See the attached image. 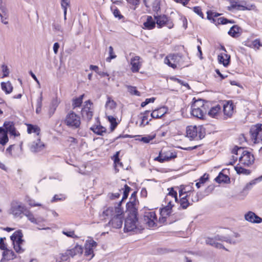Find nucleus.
<instances>
[{
    "label": "nucleus",
    "mask_w": 262,
    "mask_h": 262,
    "mask_svg": "<svg viewBox=\"0 0 262 262\" xmlns=\"http://www.w3.org/2000/svg\"><path fill=\"white\" fill-rule=\"evenodd\" d=\"M9 213L12 214L14 217L21 218V214L25 215L31 223L38 225L44 222L45 219L42 217L35 218L32 212L27 209L23 204L18 201L13 200L11 203Z\"/></svg>",
    "instance_id": "1"
},
{
    "label": "nucleus",
    "mask_w": 262,
    "mask_h": 262,
    "mask_svg": "<svg viewBox=\"0 0 262 262\" xmlns=\"http://www.w3.org/2000/svg\"><path fill=\"white\" fill-rule=\"evenodd\" d=\"M131 199H133V201L127 204L129 213L124 223L125 232L132 231L137 228L139 229L142 228V226H139V223L137 218V209L135 207L136 199L135 198H132Z\"/></svg>",
    "instance_id": "2"
},
{
    "label": "nucleus",
    "mask_w": 262,
    "mask_h": 262,
    "mask_svg": "<svg viewBox=\"0 0 262 262\" xmlns=\"http://www.w3.org/2000/svg\"><path fill=\"white\" fill-rule=\"evenodd\" d=\"M232 153L238 155L239 162L243 165L249 166L254 162V156L250 152L245 150L243 147H235L232 150Z\"/></svg>",
    "instance_id": "3"
},
{
    "label": "nucleus",
    "mask_w": 262,
    "mask_h": 262,
    "mask_svg": "<svg viewBox=\"0 0 262 262\" xmlns=\"http://www.w3.org/2000/svg\"><path fill=\"white\" fill-rule=\"evenodd\" d=\"M205 136V131L201 126L190 125L186 128V136L190 140H199L203 139Z\"/></svg>",
    "instance_id": "4"
},
{
    "label": "nucleus",
    "mask_w": 262,
    "mask_h": 262,
    "mask_svg": "<svg viewBox=\"0 0 262 262\" xmlns=\"http://www.w3.org/2000/svg\"><path fill=\"white\" fill-rule=\"evenodd\" d=\"M206 112L205 106L201 100L195 101L191 106V114L194 117L203 119Z\"/></svg>",
    "instance_id": "5"
},
{
    "label": "nucleus",
    "mask_w": 262,
    "mask_h": 262,
    "mask_svg": "<svg viewBox=\"0 0 262 262\" xmlns=\"http://www.w3.org/2000/svg\"><path fill=\"white\" fill-rule=\"evenodd\" d=\"M23 234L20 230L15 231L10 237L13 242L15 251L18 253H21L25 251L23 247L24 240L22 239Z\"/></svg>",
    "instance_id": "6"
},
{
    "label": "nucleus",
    "mask_w": 262,
    "mask_h": 262,
    "mask_svg": "<svg viewBox=\"0 0 262 262\" xmlns=\"http://www.w3.org/2000/svg\"><path fill=\"white\" fill-rule=\"evenodd\" d=\"M64 122L69 127L78 128L81 124L80 117L74 112L71 111L66 115Z\"/></svg>",
    "instance_id": "7"
},
{
    "label": "nucleus",
    "mask_w": 262,
    "mask_h": 262,
    "mask_svg": "<svg viewBox=\"0 0 262 262\" xmlns=\"http://www.w3.org/2000/svg\"><path fill=\"white\" fill-rule=\"evenodd\" d=\"M117 213L112 218L108 224L112 227L116 229L120 228L123 224V211L121 208L116 209Z\"/></svg>",
    "instance_id": "8"
},
{
    "label": "nucleus",
    "mask_w": 262,
    "mask_h": 262,
    "mask_svg": "<svg viewBox=\"0 0 262 262\" xmlns=\"http://www.w3.org/2000/svg\"><path fill=\"white\" fill-rule=\"evenodd\" d=\"M207 18L209 20H212L213 22L217 24H227V23L233 24L234 21L232 20L228 19L224 17H220L217 19H215L214 17H217L221 15V14L213 12L212 11H208L207 12Z\"/></svg>",
    "instance_id": "9"
},
{
    "label": "nucleus",
    "mask_w": 262,
    "mask_h": 262,
    "mask_svg": "<svg viewBox=\"0 0 262 262\" xmlns=\"http://www.w3.org/2000/svg\"><path fill=\"white\" fill-rule=\"evenodd\" d=\"M97 246V243L92 238L86 241L84 245V255L90 256L89 260L91 259L95 255L94 249Z\"/></svg>",
    "instance_id": "10"
},
{
    "label": "nucleus",
    "mask_w": 262,
    "mask_h": 262,
    "mask_svg": "<svg viewBox=\"0 0 262 262\" xmlns=\"http://www.w3.org/2000/svg\"><path fill=\"white\" fill-rule=\"evenodd\" d=\"M142 220L143 223L148 227H154L156 225V221L157 220L156 213L154 211L146 212Z\"/></svg>",
    "instance_id": "11"
},
{
    "label": "nucleus",
    "mask_w": 262,
    "mask_h": 262,
    "mask_svg": "<svg viewBox=\"0 0 262 262\" xmlns=\"http://www.w3.org/2000/svg\"><path fill=\"white\" fill-rule=\"evenodd\" d=\"M156 23L159 28H161L164 26L171 29L173 27L172 21L169 19L166 15H154Z\"/></svg>",
    "instance_id": "12"
},
{
    "label": "nucleus",
    "mask_w": 262,
    "mask_h": 262,
    "mask_svg": "<svg viewBox=\"0 0 262 262\" xmlns=\"http://www.w3.org/2000/svg\"><path fill=\"white\" fill-rule=\"evenodd\" d=\"M182 56L179 54H170L165 59V63L173 69L177 68V65L180 63Z\"/></svg>",
    "instance_id": "13"
},
{
    "label": "nucleus",
    "mask_w": 262,
    "mask_h": 262,
    "mask_svg": "<svg viewBox=\"0 0 262 262\" xmlns=\"http://www.w3.org/2000/svg\"><path fill=\"white\" fill-rule=\"evenodd\" d=\"M177 155L175 153H173L170 151L167 152L161 151L159 156L155 159V160L159 161L161 163L165 161H169L172 159L176 158Z\"/></svg>",
    "instance_id": "14"
},
{
    "label": "nucleus",
    "mask_w": 262,
    "mask_h": 262,
    "mask_svg": "<svg viewBox=\"0 0 262 262\" xmlns=\"http://www.w3.org/2000/svg\"><path fill=\"white\" fill-rule=\"evenodd\" d=\"M85 104L81 110V115L84 119L89 121L92 119L93 113L92 108L88 105H91L92 103L90 100L85 101Z\"/></svg>",
    "instance_id": "15"
},
{
    "label": "nucleus",
    "mask_w": 262,
    "mask_h": 262,
    "mask_svg": "<svg viewBox=\"0 0 262 262\" xmlns=\"http://www.w3.org/2000/svg\"><path fill=\"white\" fill-rule=\"evenodd\" d=\"M244 219L246 221L253 224H259L262 222V218L251 211L245 214Z\"/></svg>",
    "instance_id": "16"
},
{
    "label": "nucleus",
    "mask_w": 262,
    "mask_h": 262,
    "mask_svg": "<svg viewBox=\"0 0 262 262\" xmlns=\"http://www.w3.org/2000/svg\"><path fill=\"white\" fill-rule=\"evenodd\" d=\"M117 208H121L119 205L115 207H105L103 208L102 212L100 214V216L102 218V219H105L107 217L114 216L115 214L117 213L116 209Z\"/></svg>",
    "instance_id": "17"
},
{
    "label": "nucleus",
    "mask_w": 262,
    "mask_h": 262,
    "mask_svg": "<svg viewBox=\"0 0 262 262\" xmlns=\"http://www.w3.org/2000/svg\"><path fill=\"white\" fill-rule=\"evenodd\" d=\"M224 115L228 117L232 116L234 113V105L232 101H225L223 103Z\"/></svg>",
    "instance_id": "18"
},
{
    "label": "nucleus",
    "mask_w": 262,
    "mask_h": 262,
    "mask_svg": "<svg viewBox=\"0 0 262 262\" xmlns=\"http://www.w3.org/2000/svg\"><path fill=\"white\" fill-rule=\"evenodd\" d=\"M230 6L227 7V10L229 11L233 10H245L247 9L246 7L241 4L239 0H229Z\"/></svg>",
    "instance_id": "19"
},
{
    "label": "nucleus",
    "mask_w": 262,
    "mask_h": 262,
    "mask_svg": "<svg viewBox=\"0 0 262 262\" xmlns=\"http://www.w3.org/2000/svg\"><path fill=\"white\" fill-rule=\"evenodd\" d=\"M240 236V234L238 233H234L233 234L229 237L225 236L222 237V238H220V239L229 243L230 244L235 245L242 241Z\"/></svg>",
    "instance_id": "20"
},
{
    "label": "nucleus",
    "mask_w": 262,
    "mask_h": 262,
    "mask_svg": "<svg viewBox=\"0 0 262 262\" xmlns=\"http://www.w3.org/2000/svg\"><path fill=\"white\" fill-rule=\"evenodd\" d=\"M45 148V144L40 141V138L38 137L36 141H33L30 146V150L33 152L42 151Z\"/></svg>",
    "instance_id": "21"
},
{
    "label": "nucleus",
    "mask_w": 262,
    "mask_h": 262,
    "mask_svg": "<svg viewBox=\"0 0 262 262\" xmlns=\"http://www.w3.org/2000/svg\"><path fill=\"white\" fill-rule=\"evenodd\" d=\"M222 237L223 236H216L214 239L208 238L206 241V244L213 246L216 248L223 249L226 251H228V250L222 244L217 242V241H222V240L220 239V238H222Z\"/></svg>",
    "instance_id": "22"
},
{
    "label": "nucleus",
    "mask_w": 262,
    "mask_h": 262,
    "mask_svg": "<svg viewBox=\"0 0 262 262\" xmlns=\"http://www.w3.org/2000/svg\"><path fill=\"white\" fill-rule=\"evenodd\" d=\"M21 146H16L15 145H11L7 149V152H9V155L13 157H19L21 154Z\"/></svg>",
    "instance_id": "23"
},
{
    "label": "nucleus",
    "mask_w": 262,
    "mask_h": 262,
    "mask_svg": "<svg viewBox=\"0 0 262 262\" xmlns=\"http://www.w3.org/2000/svg\"><path fill=\"white\" fill-rule=\"evenodd\" d=\"M4 126L6 129L5 132L7 133H9L11 135L14 136V137L19 135V133L16 132L13 122L6 121L4 124Z\"/></svg>",
    "instance_id": "24"
},
{
    "label": "nucleus",
    "mask_w": 262,
    "mask_h": 262,
    "mask_svg": "<svg viewBox=\"0 0 262 262\" xmlns=\"http://www.w3.org/2000/svg\"><path fill=\"white\" fill-rule=\"evenodd\" d=\"M140 57L138 56H135L131 59V70L133 72H138L139 71L141 67V63L140 61Z\"/></svg>",
    "instance_id": "25"
},
{
    "label": "nucleus",
    "mask_w": 262,
    "mask_h": 262,
    "mask_svg": "<svg viewBox=\"0 0 262 262\" xmlns=\"http://www.w3.org/2000/svg\"><path fill=\"white\" fill-rule=\"evenodd\" d=\"M15 258L16 255L14 252L12 250L7 249L3 252V258L1 259V262L13 260Z\"/></svg>",
    "instance_id": "26"
},
{
    "label": "nucleus",
    "mask_w": 262,
    "mask_h": 262,
    "mask_svg": "<svg viewBox=\"0 0 262 262\" xmlns=\"http://www.w3.org/2000/svg\"><path fill=\"white\" fill-rule=\"evenodd\" d=\"M167 108L165 107H160L152 111L150 116L152 118H160L163 116L167 112Z\"/></svg>",
    "instance_id": "27"
},
{
    "label": "nucleus",
    "mask_w": 262,
    "mask_h": 262,
    "mask_svg": "<svg viewBox=\"0 0 262 262\" xmlns=\"http://www.w3.org/2000/svg\"><path fill=\"white\" fill-rule=\"evenodd\" d=\"M217 59L220 63H222L224 67H227L230 63V56L226 53H222L218 55Z\"/></svg>",
    "instance_id": "28"
},
{
    "label": "nucleus",
    "mask_w": 262,
    "mask_h": 262,
    "mask_svg": "<svg viewBox=\"0 0 262 262\" xmlns=\"http://www.w3.org/2000/svg\"><path fill=\"white\" fill-rule=\"evenodd\" d=\"M261 130V124H257L255 125L252 126L251 127L250 133L252 138L256 140L257 138L258 137V135L259 132H260Z\"/></svg>",
    "instance_id": "29"
},
{
    "label": "nucleus",
    "mask_w": 262,
    "mask_h": 262,
    "mask_svg": "<svg viewBox=\"0 0 262 262\" xmlns=\"http://www.w3.org/2000/svg\"><path fill=\"white\" fill-rule=\"evenodd\" d=\"M255 184V180L252 181L250 183L247 184V185L244 188L243 191L238 195V197L239 199H240V200L244 199L248 193L247 191L248 190H250L252 188V186Z\"/></svg>",
    "instance_id": "30"
},
{
    "label": "nucleus",
    "mask_w": 262,
    "mask_h": 262,
    "mask_svg": "<svg viewBox=\"0 0 262 262\" xmlns=\"http://www.w3.org/2000/svg\"><path fill=\"white\" fill-rule=\"evenodd\" d=\"M70 256L74 257L77 254H81L83 252V248L82 246L76 245L73 248L67 250Z\"/></svg>",
    "instance_id": "31"
},
{
    "label": "nucleus",
    "mask_w": 262,
    "mask_h": 262,
    "mask_svg": "<svg viewBox=\"0 0 262 262\" xmlns=\"http://www.w3.org/2000/svg\"><path fill=\"white\" fill-rule=\"evenodd\" d=\"M1 88L6 94L11 93L13 90V86L9 81L6 82H2L1 83Z\"/></svg>",
    "instance_id": "32"
},
{
    "label": "nucleus",
    "mask_w": 262,
    "mask_h": 262,
    "mask_svg": "<svg viewBox=\"0 0 262 262\" xmlns=\"http://www.w3.org/2000/svg\"><path fill=\"white\" fill-rule=\"evenodd\" d=\"M8 140L7 133L4 129L0 127V144L4 145L8 142Z\"/></svg>",
    "instance_id": "33"
},
{
    "label": "nucleus",
    "mask_w": 262,
    "mask_h": 262,
    "mask_svg": "<svg viewBox=\"0 0 262 262\" xmlns=\"http://www.w3.org/2000/svg\"><path fill=\"white\" fill-rule=\"evenodd\" d=\"M27 131L29 134L35 133L37 136V138L39 137L40 129L37 126L33 125L32 124L27 125Z\"/></svg>",
    "instance_id": "34"
},
{
    "label": "nucleus",
    "mask_w": 262,
    "mask_h": 262,
    "mask_svg": "<svg viewBox=\"0 0 262 262\" xmlns=\"http://www.w3.org/2000/svg\"><path fill=\"white\" fill-rule=\"evenodd\" d=\"M149 111H146L143 113L141 114L142 116L141 117V122L140 126H145L148 124V118L149 113Z\"/></svg>",
    "instance_id": "35"
},
{
    "label": "nucleus",
    "mask_w": 262,
    "mask_h": 262,
    "mask_svg": "<svg viewBox=\"0 0 262 262\" xmlns=\"http://www.w3.org/2000/svg\"><path fill=\"white\" fill-rule=\"evenodd\" d=\"M229 178L222 172H220L219 176L215 179V181L218 183H226L229 181Z\"/></svg>",
    "instance_id": "36"
},
{
    "label": "nucleus",
    "mask_w": 262,
    "mask_h": 262,
    "mask_svg": "<svg viewBox=\"0 0 262 262\" xmlns=\"http://www.w3.org/2000/svg\"><path fill=\"white\" fill-rule=\"evenodd\" d=\"M145 27L148 29H152L155 27V21L150 16H147L146 21L144 23Z\"/></svg>",
    "instance_id": "37"
},
{
    "label": "nucleus",
    "mask_w": 262,
    "mask_h": 262,
    "mask_svg": "<svg viewBox=\"0 0 262 262\" xmlns=\"http://www.w3.org/2000/svg\"><path fill=\"white\" fill-rule=\"evenodd\" d=\"M116 106V102L111 99V98L109 96L107 97V101L105 104V108L106 111L108 109L110 110H113L115 108Z\"/></svg>",
    "instance_id": "38"
},
{
    "label": "nucleus",
    "mask_w": 262,
    "mask_h": 262,
    "mask_svg": "<svg viewBox=\"0 0 262 262\" xmlns=\"http://www.w3.org/2000/svg\"><path fill=\"white\" fill-rule=\"evenodd\" d=\"M91 129L95 134L99 135H102L103 133L106 132L105 127L101 125L94 126L91 127Z\"/></svg>",
    "instance_id": "39"
},
{
    "label": "nucleus",
    "mask_w": 262,
    "mask_h": 262,
    "mask_svg": "<svg viewBox=\"0 0 262 262\" xmlns=\"http://www.w3.org/2000/svg\"><path fill=\"white\" fill-rule=\"evenodd\" d=\"M84 97V94L80 95L79 97L73 99L72 106L73 108L81 106Z\"/></svg>",
    "instance_id": "40"
},
{
    "label": "nucleus",
    "mask_w": 262,
    "mask_h": 262,
    "mask_svg": "<svg viewBox=\"0 0 262 262\" xmlns=\"http://www.w3.org/2000/svg\"><path fill=\"white\" fill-rule=\"evenodd\" d=\"M221 109V107L219 105L212 107L208 112V115L212 117H215Z\"/></svg>",
    "instance_id": "41"
},
{
    "label": "nucleus",
    "mask_w": 262,
    "mask_h": 262,
    "mask_svg": "<svg viewBox=\"0 0 262 262\" xmlns=\"http://www.w3.org/2000/svg\"><path fill=\"white\" fill-rule=\"evenodd\" d=\"M188 195L184 196L180 199V206L184 209H186L190 205L188 200L187 199Z\"/></svg>",
    "instance_id": "42"
},
{
    "label": "nucleus",
    "mask_w": 262,
    "mask_h": 262,
    "mask_svg": "<svg viewBox=\"0 0 262 262\" xmlns=\"http://www.w3.org/2000/svg\"><path fill=\"white\" fill-rule=\"evenodd\" d=\"M234 169L238 174L248 175L250 173V171L249 170L244 168L241 166H235Z\"/></svg>",
    "instance_id": "43"
},
{
    "label": "nucleus",
    "mask_w": 262,
    "mask_h": 262,
    "mask_svg": "<svg viewBox=\"0 0 262 262\" xmlns=\"http://www.w3.org/2000/svg\"><path fill=\"white\" fill-rule=\"evenodd\" d=\"M108 54L109 56L106 58V61L110 62L112 59H115L117 57L114 52L113 48L112 46H110L108 48Z\"/></svg>",
    "instance_id": "44"
},
{
    "label": "nucleus",
    "mask_w": 262,
    "mask_h": 262,
    "mask_svg": "<svg viewBox=\"0 0 262 262\" xmlns=\"http://www.w3.org/2000/svg\"><path fill=\"white\" fill-rule=\"evenodd\" d=\"M128 4L130 5V8L135 10L137 7L139 5L140 0H126Z\"/></svg>",
    "instance_id": "45"
},
{
    "label": "nucleus",
    "mask_w": 262,
    "mask_h": 262,
    "mask_svg": "<svg viewBox=\"0 0 262 262\" xmlns=\"http://www.w3.org/2000/svg\"><path fill=\"white\" fill-rule=\"evenodd\" d=\"M126 88L127 89L128 91L132 95H135L138 96H140V93L137 90L135 86L126 85Z\"/></svg>",
    "instance_id": "46"
},
{
    "label": "nucleus",
    "mask_w": 262,
    "mask_h": 262,
    "mask_svg": "<svg viewBox=\"0 0 262 262\" xmlns=\"http://www.w3.org/2000/svg\"><path fill=\"white\" fill-rule=\"evenodd\" d=\"M107 118L109 122L111 123V129L112 130H113L116 127L118 124L116 122V119L112 116H107Z\"/></svg>",
    "instance_id": "47"
},
{
    "label": "nucleus",
    "mask_w": 262,
    "mask_h": 262,
    "mask_svg": "<svg viewBox=\"0 0 262 262\" xmlns=\"http://www.w3.org/2000/svg\"><path fill=\"white\" fill-rule=\"evenodd\" d=\"M238 27L237 26H233L228 31V34L232 37H235L238 33Z\"/></svg>",
    "instance_id": "48"
},
{
    "label": "nucleus",
    "mask_w": 262,
    "mask_h": 262,
    "mask_svg": "<svg viewBox=\"0 0 262 262\" xmlns=\"http://www.w3.org/2000/svg\"><path fill=\"white\" fill-rule=\"evenodd\" d=\"M171 206L167 205L164 208H162L161 211V214L162 216L169 215L171 213Z\"/></svg>",
    "instance_id": "49"
},
{
    "label": "nucleus",
    "mask_w": 262,
    "mask_h": 262,
    "mask_svg": "<svg viewBox=\"0 0 262 262\" xmlns=\"http://www.w3.org/2000/svg\"><path fill=\"white\" fill-rule=\"evenodd\" d=\"M119 154H120V152L117 151V152H116V153L113 157L114 164H115V166L116 167L118 166H119L120 167L123 166L122 163L121 162H120V159L119 158Z\"/></svg>",
    "instance_id": "50"
},
{
    "label": "nucleus",
    "mask_w": 262,
    "mask_h": 262,
    "mask_svg": "<svg viewBox=\"0 0 262 262\" xmlns=\"http://www.w3.org/2000/svg\"><path fill=\"white\" fill-rule=\"evenodd\" d=\"M156 137L155 135H147L142 137L140 140L145 143H148L150 141L152 140Z\"/></svg>",
    "instance_id": "51"
},
{
    "label": "nucleus",
    "mask_w": 262,
    "mask_h": 262,
    "mask_svg": "<svg viewBox=\"0 0 262 262\" xmlns=\"http://www.w3.org/2000/svg\"><path fill=\"white\" fill-rule=\"evenodd\" d=\"M152 10L158 13L160 10V0H155L152 3Z\"/></svg>",
    "instance_id": "52"
},
{
    "label": "nucleus",
    "mask_w": 262,
    "mask_h": 262,
    "mask_svg": "<svg viewBox=\"0 0 262 262\" xmlns=\"http://www.w3.org/2000/svg\"><path fill=\"white\" fill-rule=\"evenodd\" d=\"M62 233L67 236L68 237L73 238H77L78 237L75 235L74 231L73 230H63Z\"/></svg>",
    "instance_id": "53"
},
{
    "label": "nucleus",
    "mask_w": 262,
    "mask_h": 262,
    "mask_svg": "<svg viewBox=\"0 0 262 262\" xmlns=\"http://www.w3.org/2000/svg\"><path fill=\"white\" fill-rule=\"evenodd\" d=\"M26 202L28 204V205L31 207H35V206H41V204L40 203H36L35 201L29 198H27L26 199Z\"/></svg>",
    "instance_id": "54"
},
{
    "label": "nucleus",
    "mask_w": 262,
    "mask_h": 262,
    "mask_svg": "<svg viewBox=\"0 0 262 262\" xmlns=\"http://www.w3.org/2000/svg\"><path fill=\"white\" fill-rule=\"evenodd\" d=\"M131 188L128 186L127 185H124V189H123V195L122 199V201L126 199L128 195L129 192L130 191Z\"/></svg>",
    "instance_id": "55"
},
{
    "label": "nucleus",
    "mask_w": 262,
    "mask_h": 262,
    "mask_svg": "<svg viewBox=\"0 0 262 262\" xmlns=\"http://www.w3.org/2000/svg\"><path fill=\"white\" fill-rule=\"evenodd\" d=\"M70 6V0H61V6L63 10H67Z\"/></svg>",
    "instance_id": "56"
},
{
    "label": "nucleus",
    "mask_w": 262,
    "mask_h": 262,
    "mask_svg": "<svg viewBox=\"0 0 262 262\" xmlns=\"http://www.w3.org/2000/svg\"><path fill=\"white\" fill-rule=\"evenodd\" d=\"M42 97L40 96L39 99H37L36 104V113L39 114L41 111V105H42Z\"/></svg>",
    "instance_id": "57"
},
{
    "label": "nucleus",
    "mask_w": 262,
    "mask_h": 262,
    "mask_svg": "<svg viewBox=\"0 0 262 262\" xmlns=\"http://www.w3.org/2000/svg\"><path fill=\"white\" fill-rule=\"evenodd\" d=\"M69 257L70 255L69 254V252H67V251L64 253L60 254V262L67 261L69 259Z\"/></svg>",
    "instance_id": "58"
},
{
    "label": "nucleus",
    "mask_w": 262,
    "mask_h": 262,
    "mask_svg": "<svg viewBox=\"0 0 262 262\" xmlns=\"http://www.w3.org/2000/svg\"><path fill=\"white\" fill-rule=\"evenodd\" d=\"M169 190V191L168 192V195L171 196L172 197L174 198L175 201H178V197H177V191H174L173 190V188H171L170 189H168Z\"/></svg>",
    "instance_id": "59"
},
{
    "label": "nucleus",
    "mask_w": 262,
    "mask_h": 262,
    "mask_svg": "<svg viewBox=\"0 0 262 262\" xmlns=\"http://www.w3.org/2000/svg\"><path fill=\"white\" fill-rule=\"evenodd\" d=\"M2 69L3 73V77H7L9 74V70L8 67L5 64H3L2 66Z\"/></svg>",
    "instance_id": "60"
},
{
    "label": "nucleus",
    "mask_w": 262,
    "mask_h": 262,
    "mask_svg": "<svg viewBox=\"0 0 262 262\" xmlns=\"http://www.w3.org/2000/svg\"><path fill=\"white\" fill-rule=\"evenodd\" d=\"M193 11L198 14L202 18L204 17L203 13L202 12V10L200 7H194L193 8Z\"/></svg>",
    "instance_id": "61"
},
{
    "label": "nucleus",
    "mask_w": 262,
    "mask_h": 262,
    "mask_svg": "<svg viewBox=\"0 0 262 262\" xmlns=\"http://www.w3.org/2000/svg\"><path fill=\"white\" fill-rule=\"evenodd\" d=\"M6 239L5 237L0 238V249L5 251L7 249L6 245L4 243V240Z\"/></svg>",
    "instance_id": "62"
},
{
    "label": "nucleus",
    "mask_w": 262,
    "mask_h": 262,
    "mask_svg": "<svg viewBox=\"0 0 262 262\" xmlns=\"http://www.w3.org/2000/svg\"><path fill=\"white\" fill-rule=\"evenodd\" d=\"M54 30L62 32V29L60 24L54 23L52 25Z\"/></svg>",
    "instance_id": "63"
},
{
    "label": "nucleus",
    "mask_w": 262,
    "mask_h": 262,
    "mask_svg": "<svg viewBox=\"0 0 262 262\" xmlns=\"http://www.w3.org/2000/svg\"><path fill=\"white\" fill-rule=\"evenodd\" d=\"M252 45L253 47L257 49H259V48L262 46L260 42V40L258 39H256L253 41Z\"/></svg>",
    "instance_id": "64"
}]
</instances>
